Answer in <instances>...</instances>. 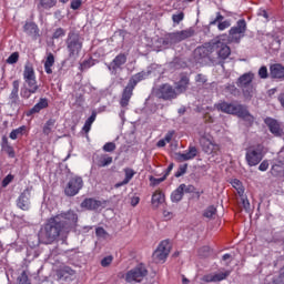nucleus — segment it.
Returning a JSON list of instances; mask_svg holds the SVG:
<instances>
[{"label":"nucleus","instance_id":"29","mask_svg":"<svg viewBox=\"0 0 284 284\" xmlns=\"http://www.w3.org/2000/svg\"><path fill=\"white\" fill-rule=\"evenodd\" d=\"M57 6V0H39L38 10L43 12V10H52Z\"/></svg>","mask_w":284,"mask_h":284},{"label":"nucleus","instance_id":"33","mask_svg":"<svg viewBox=\"0 0 284 284\" xmlns=\"http://www.w3.org/2000/svg\"><path fill=\"white\" fill-rule=\"evenodd\" d=\"M19 85H21V82L19 80H14L12 82V91L10 94V99L13 102H17L19 100Z\"/></svg>","mask_w":284,"mask_h":284},{"label":"nucleus","instance_id":"5","mask_svg":"<svg viewBox=\"0 0 284 284\" xmlns=\"http://www.w3.org/2000/svg\"><path fill=\"white\" fill-rule=\"evenodd\" d=\"M252 81H254V73L252 72L244 73L237 80V85L241 88L243 95L246 99L254 97V85L252 84Z\"/></svg>","mask_w":284,"mask_h":284},{"label":"nucleus","instance_id":"15","mask_svg":"<svg viewBox=\"0 0 284 284\" xmlns=\"http://www.w3.org/2000/svg\"><path fill=\"white\" fill-rule=\"evenodd\" d=\"M264 123H266L270 132L274 134L275 136H281L283 134V126L278 121L272 118H266L264 120Z\"/></svg>","mask_w":284,"mask_h":284},{"label":"nucleus","instance_id":"43","mask_svg":"<svg viewBox=\"0 0 284 284\" xmlns=\"http://www.w3.org/2000/svg\"><path fill=\"white\" fill-rule=\"evenodd\" d=\"M65 37V30L63 28H58L52 34V39H61Z\"/></svg>","mask_w":284,"mask_h":284},{"label":"nucleus","instance_id":"3","mask_svg":"<svg viewBox=\"0 0 284 284\" xmlns=\"http://www.w3.org/2000/svg\"><path fill=\"white\" fill-rule=\"evenodd\" d=\"M265 156V146L256 144L246 149L245 161L250 168L258 165Z\"/></svg>","mask_w":284,"mask_h":284},{"label":"nucleus","instance_id":"31","mask_svg":"<svg viewBox=\"0 0 284 284\" xmlns=\"http://www.w3.org/2000/svg\"><path fill=\"white\" fill-rule=\"evenodd\" d=\"M48 108V99L41 98L40 101L29 111V114H38L40 110Z\"/></svg>","mask_w":284,"mask_h":284},{"label":"nucleus","instance_id":"61","mask_svg":"<svg viewBox=\"0 0 284 284\" xmlns=\"http://www.w3.org/2000/svg\"><path fill=\"white\" fill-rule=\"evenodd\" d=\"M204 121H205V123H214V118L212 115H210V113H206L204 115Z\"/></svg>","mask_w":284,"mask_h":284},{"label":"nucleus","instance_id":"64","mask_svg":"<svg viewBox=\"0 0 284 284\" xmlns=\"http://www.w3.org/2000/svg\"><path fill=\"white\" fill-rule=\"evenodd\" d=\"M163 215H164L165 219H172V213L169 212V211H164Z\"/></svg>","mask_w":284,"mask_h":284},{"label":"nucleus","instance_id":"27","mask_svg":"<svg viewBox=\"0 0 284 284\" xmlns=\"http://www.w3.org/2000/svg\"><path fill=\"white\" fill-rule=\"evenodd\" d=\"M18 207L23 211L30 210V197H28V192H23L18 199Z\"/></svg>","mask_w":284,"mask_h":284},{"label":"nucleus","instance_id":"11","mask_svg":"<svg viewBox=\"0 0 284 284\" xmlns=\"http://www.w3.org/2000/svg\"><path fill=\"white\" fill-rule=\"evenodd\" d=\"M37 90H39V85L37 84V78L31 80H24V85L20 91V95L23 99H30L32 94H36Z\"/></svg>","mask_w":284,"mask_h":284},{"label":"nucleus","instance_id":"4","mask_svg":"<svg viewBox=\"0 0 284 284\" xmlns=\"http://www.w3.org/2000/svg\"><path fill=\"white\" fill-rule=\"evenodd\" d=\"M83 48V41H81V37L74 32H70L67 38V49L69 52V59L77 61L79 59V54Z\"/></svg>","mask_w":284,"mask_h":284},{"label":"nucleus","instance_id":"53","mask_svg":"<svg viewBox=\"0 0 284 284\" xmlns=\"http://www.w3.org/2000/svg\"><path fill=\"white\" fill-rule=\"evenodd\" d=\"M270 168V162H267L266 160H264L260 166H258V170L261 172H267V169Z\"/></svg>","mask_w":284,"mask_h":284},{"label":"nucleus","instance_id":"8","mask_svg":"<svg viewBox=\"0 0 284 284\" xmlns=\"http://www.w3.org/2000/svg\"><path fill=\"white\" fill-rule=\"evenodd\" d=\"M200 143L202 145V150L206 154H217L221 150V146L214 142V138L210 135L209 133H204L200 138Z\"/></svg>","mask_w":284,"mask_h":284},{"label":"nucleus","instance_id":"19","mask_svg":"<svg viewBox=\"0 0 284 284\" xmlns=\"http://www.w3.org/2000/svg\"><path fill=\"white\" fill-rule=\"evenodd\" d=\"M151 203L155 210L161 207V205L165 203V193H163L161 190H156L152 195Z\"/></svg>","mask_w":284,"mask_h":284},{"label":"nucleus","instance_id":"50","mask_svg":"<svg viewBox=\"0 0 284 284\" xmlns=\"http://www.w3.org/2000/svg\"><path fill=\"white\" fill-rule=\"evenodd\" d=\"M185 172H187V164L180 165L179 170L175 173L176 179H179V176H183Z\"/></svg>","mask_w":284,"mask_h":284},{"label":"nucleus","instance_id":"24","mask_svg":"<svg viewBox=\"0 0 284 284\" xmlns=\"http://www.w3.org/2000/svg\"><path fill=\"white\" fill-rule=\"evenodd\" d=\"M124 172V180L115 184V187H122V185H128L132 179L136 175V171L131 168L123 169Z\"/></svg>","mask_w":284,"mask_h":284},{"label":"nucleus","instance_id":"20","mask_svg":"<svg viewBox=\"0 0 284 284\" xmlns=\"http://www.w3.org/2000/svg\"><path fill=\"white\" fill-rule=\"evenodd\" d=\"M104 203L105 202L89 197L81 203V207H84L85 210H99V207H103Z\"/></svg>","mask_w":284,"mask_h":284},{"label":"nucleus","instance_id":"7","mask_svg":"<svg viewBox=\"0 0 284 284\" xmlns=\"http://www.w3.org/2000/svg\"><path fill=\"white\" fill-rule=\"evenodd\" d=\"M83 189V179L81 176H72L64 186L65 196H77Z\"/></svg>","mask_w":284,"mask_h":284},{"label":"nucleus","instance_id":"28","mask_svg":"<svg viewBox=\"0 0 284 284\" xmlns=\"http://www.w3.org/2000/svg\"><path fill=\"white\" fill-rule=\"evenodd\" d=\"M181 41H183V38L180 31L169 33L164 38V43H181Z\"/></svg>","mask_w":284,"mask_h":284},{"label":"nucleus","instance_id":"55","mask_svg":"<svg viewBox=\"0 0 284 284\" xmlns=\"http://www.w3.org/2000/svg\"><path fill=\"white\" fill-rule=\"evenodd\" d=\"M258 75L261 77V79H267V67H262L258 70Z\"/></svg>","mask_w":284,"mask_h":284},{"label":"nucleus","instance_id":"38","mask_svg":"<svg viewBox=\"0 0 284 284\" xmlns=\"http://www.w3.org/2000/svg\"><path fill=\"white\" fill-rule=\"evenodd\" d=\"M231 185L236 190L237 194L240 196H243L245 194V190L243 189V184L239 180H233L231 182Z\"/></svg>","mask_w":284,"mask_h":284},{"label":"nucleus","instance_id":"57","mask_svg":"<svg viewBox=\"0 0 284 284\" xmlns=\"http://www.w3.org/2000/svg\"><path fill=\"white\" fill-rule=\"evenodd\" d=\"M257 14H258V17L265 18L266 21H270V13H267L265 10L260 9Z\"/></svg>","mask_w":284,"mask_h":284},{"label":"nucleus","instance_id":"9","mask_svg":"<svg viewBox=\"0 0 284 284\" xmlns=\"http://www.w3.org/2000/svg\"><path fill=\"white\" fill-rule=\"evenodd\" d=\"M171 250L172 245L170 242L162 241L152 255L154 263H165V260L168 258Z\"/></svg>","mask_w":284,"mask_h":284},{"label":"nucleus","instance_id":"63","mask_svg":"<svg viewBox=\"0 0 284 284\" xmlns=\"http://www.w3.org/2000/svg\"><path fill=\"white\" fill-rule=\"evenodd\" d=\"M165 145H168V142L164 139L158 142V148H165Z\"/></svg>","mask_w":284,"mask_h":284},{"label":"nucleus","instance_id":"45","mask_svg":"<svg viewBox=\"0 0 284 284\" xmlns=\"http://www.w3.org/2000/svg\"><path fill=\"white\" fill-rule=\"evenodd\" d=\"M112 261H114V257H112L111 255L103 257L101 260V266L102 267H110V265H112Z\"/></svg>","mask_w":284,"mask_h":284},{"label":"nucleus","instance_id":"37","mask_svg":"<svg viewBox=\"0 0 284 284\" xmlns=\"http://www.w3.org/2000/svg\"><path fill=\"white\" fill-rule=\"evenodd\" d=\"M112 163V156L109 155H102L99 160H97V165L99 168H105Z\"/></svg>","mask_w":284,"mask_h":284},{"label":"nucleus","instance_id":"36","mask_svg":"<svg viewBox=\"0 0 284 284\" xmlns=\"http://www.w3.org/2000/svg\"><path fill=\"white\" fill-rule=\"evenodd\" d=\"M94 121H97V113H92L91 116L85 121L82 129L85 134L92 130V123H94Z\"/></svg>","mask_w":284,"mask_h":284},{"label":"nucleus","instance_id":"18","mask_svg":"<svg viewBox=\"0 0 284 284\" xmlns=\"http://www.w3.org/2000/svg\"><path fill=\"white\" fill-rule=\"evenodd\" d=\"M134 92V87H131L130 84H128L122 93V98L120 100V105L122 108H128V105L130 104V100L132 99V94Z\"/></svg>","mask_w":284,"mask_h":284},{"label":"nucleus","instance_id":"6","mask_svg":"<svg viewBox=\"0 0 284 284\" xmlns=\"http://www.w3.org/2000/svg\"><path fill=\"white\" fill-rule=\"evenodd\" d=\"M145 276H148V268H145V265L140 264L126 272L125 281L126 283H141Z\"/></svg>","mask_w":284,"mask_h":284},{"label":"nucleus","instance_id":"58","mask_svg":"<svg viewBox=\"0 0 284 284\" xmlns=\"http://www.w3.org/2000/svg\"><path fill=\"white\" fill-rule=\"evenodd\" d=\"M173 136H174V131H169V132L165 134L164 140H165L168 143H170V142L172 141Z\"/></svg>","mask_w":284,"mask_h":284},{"label":"nucleus","instance_id":"48","mask_svg":"<svg viewBox=\"0 0 284 284\" xmlns=\"http://www.w3.org/2000/svg\"><path fill=\"white\" fill-rule=\"evenodd\" d=\"M17 61H19V52H13V53L7 59V63H9L10 65L17 63Z\"/></svg>","mask_w":284,"mask_h":284},{"label":"nucleus","instance_id":"16","mask_svg":"<svg viewBox=\"0 0 284 284\" xmlns=\"http://www.w3.org/2000/svg\"><path fill=\"white\" fill-rule=\"evenodd\" d=\"M212 52H214L213 43L199 47L194 51L195 59H205V57H210Z\"/></svg>","mask_w":284,"mask_h":284},{"label":"nucleus","instance_id":"23","mask_svg":"<svg viewBox=\"0 0 284 284\" xmlns=\"http://www.w3.org/2000/svg\"><path fill=\"white\" fill-rule=\"evenodd\" d=\"M197 150L194 146L189 148V151H185L184 153H176V159L180 162L183 161H192L197 154Z\"/></svg>","mask_w":284,"mask_h":284},{"label":"nucleus","instance_id":"41","mask_svg":"<svg viewBox=\"0 0 284 284\" xmlns=\"http://www.w3.org/2000/svg\"><path fill=\"white\" fill-rule=\"evenodd\" d=\"M180 34L182 37V41H185V39H190L191 37H194V30L192 29H186L180 31Z\"/></svg>","mask_w":284,"mask_h":284},{"label":"nucleus","instance_id":"35","mask_svg":"<svg viewBox=\"0 0 284 284\" xmlns=\"http://www.w3.org/2000/svg\"><path fill=\"white\" fill-rule=\"evenodd\" d=\"M23 79L24 81L37 79V77L34 75V68H32V65L27 64L24 67Z\"/></svg>","mask_w":284,"mask_h":284},{"label":"nucleus","instance_id":"14","mask_svg":"<svg viewBox=\"0 0 284 284\" xmlns=\"http://www.w3.org/2000/svg\"><path fill=\"white\" fill-rule=\"evenodd\" d=\"M125 63H128V55L125 53H120L108 65V69L111 72H116L122 65H125Z\"/></svg>","mask_w":284,"mask_h":284},{"label":"nucleus","instance_id":"42","mask_svg":"<svg viewBox=\"0 0 284 284\" xmlns=\"http://www.w3.org/2000/svg\"><path fill=\"white\" fill-rule=\"evenodd\" d=\"M150 184L154 187L156 185H161V183H163V181H165V176L162 178H154V176H150L149 178Z\"/></svg>","mask_w":284,"mask_h":284},{"label":"nucleus","instance_id":"39","mask_svg":"<svg viewBox=\"0 0 284 284\" xmlns=\"http://www.w3.org/2000/svg\"><path fill=\"white\" fill-rule=\"evenodd\" d=\"M24 30L28 34H39V27L32 22L24 24Z\"/></svg>","mask_w":284,"mask_h":284},{"label":"nucleus","instance_id":"10","mask_svg":"<svg viewBox=\"0 0 284 284\" xmlns=\"http://www.w3.org/2000/svg\"><path fill=\"white\" fill-rule=\"evenodd\" d=\"M158 99H163L164 101H172V99H176L179 93L176 89H173L170 84H162L155 92Z\"/></svg>","mask_w":284,"mask_h":284},{"label":"nucleus","instance_id":"52","mask_svg":"<svg viewBox=\"0 0 284 284\" xmlns=\"http://www.w3.org/2000/svg\"><path fill=\"white\" fill-rule=\"evenodd\" d=\"M81 0H71V9L72 10H79L81 8Z\"/></svg>","mask_w":284,"mask_h":284},{"label":"nucleus","instance_id":"30","mask_svg":"<svg viewBox=\"0 0 284 284\" xmlns=\"http://www.w3.org/2000/svg\"><path fill=\"white\" fill-rule=\"evenodd\" d=\"M187 85H190V78L184 75L175 85L178 94H182V92H185V90H187Z\"/></svg>","mask_w":284,"mask_h":284},{"label":"nucleus","instance_id":"46","mask_svg":"<svg viewBox=\"0 0 284 284\" xmlns=\"http://www.w3.org/2000/svg\"><path fill=\"white\" fill-rule=\"evenodd\" d=\"M3 152H6L10 159H14V149L10 146V144L3 145Z\"/></svg>","mask_w":284,"mask_h":284},{"label":"nucleus","instance_id":"44","mask_svg":"<svg viewBox=\"0 0 284 284\" xmlns=\"http://www.w3.org/2000/svg\"><path fill=\"white\" fill-rule=\"evenodd\" d=\"M95 234H97L98 239H108V236H110V234H108L105 229H103V227H98L95 230Z\"/></svg>","mask_w":284,"mask_h":284},{"label":"nucleus","instance_id":"17","mask_svg":"<svg viewBox=\"0 0 284 284\" xmlns=\"http://www.w3.org/2000/svg\"><path fill=\"white\" fill-rule=\"evenodd\" d=\"M230 276V271L213 273L204 276L206 283H219L225 281Z\"/></svg>","mask_w":284,"mask_h":284},{"label":"nucleus","instance_id":"26","mask_svg":"<svg viewBox=\"0 0 284 284\" xmlns=\"http://www.w3.org/2000/svg\"><path fill=\"white\" fill-rule=\"evenodd\" d=\"M55 129H57V120L49 119L42 128L43 135L50 136L54 132Z\"/></svg>","mask_w":284,"mask_h":284},{"label":"nucleus","instance_id":"2","mask_svg":"<svg viewBox=\"0 0 284 284\" xmlns=\"http://www.w3.org/2000/svg\"><path fill=\"white\" fill-rule=\"evenodd\" d=\"M216 109L220 112H224V114H235V116L244 119L245 121H248V123H254V116L250 114V111H247V108H245V105L222 102L216 105Z\"/></svg>","mask_w":284,"mask_h":284},{"label":"nucleus","instance_id":"21","mask_svg":"<svg viewBox=\"0 0 284 284\" xmlns=\"http://www.w3.org/2000/svg\"><path fill=\"white\" fill-rule=\"evenodd\" d=\"M245 30H247V22L245 20H239L236 26L231 28L230 34L231 37H236V34H245Z\"/></svg>","mask_w":284,"mask_h":284},{"label":"nucleus","instance_id":"13","mask_svg":"<svg viewBox=\"0 0 284 284\" xmlns=\"http://www.w3.org/2000/svg\"><path fill=\"white\" fill-rule=\"evenodd\" d=\"M213 52H216L220 59H227L231 54L230 47L221 42V40L213 42Z\"/></svg>","mask_w":284,"mask_h":284},{"label":"nucleus","instance_id":"32","mask_svg":"<svg viewBox=\"0 0 284 284\" xmlns=\"http://www.w3.org/2000/svg\"><path fill=\"white\" fill-rule=\"evenodd\" d=\"M54 65V54L48 53L44 61V70L47 74H52V67Z\"/></svg>","mask_w":284,"mask_h":284},{"label":"nucleus","instance_id":"49","mask_svg":"<svg viewBox=\"0 0 284 284\" xmlns=\"http://www.w3.org/2000/svg\"><path fill=\"white\" fill-rule=\"evenodd\" d=\"M13 180H14V176L12 174L7 175L2 180V187H8V185H10V183H12Z\"/></svg>","mask_w":284,"mask_h":284},{"label":"nucleus","instance_id":"25","mask_svg":"<svg viewBox=\"0 0 284 284\" xmlns=\"http://www.w3.org/2000/svg\"><path fill=\"white\" fill-rule=\"evenodd\" d=\"M148 79V72L145 71H141L136 74H134L130 80H129V83L128 85H130L131 88H136V84L138 83H141V81Z\"/></svg>","mask_w":284,"mask_h":284},{"label":"nucleus","instance_id":"62","mask_svg":"<svg viewBox=\"0 0 284 284\" xmlns=\"http://www.w3.org/2000/svg\"><path fill=\"white\" fill-rule=\"evenodd\" d=\"M141 200L139 199V197H133L132 200H131V205H132V207H136V205H139V202H140Z\"/></svg>","mask_w":284,"mask_h":284},{"label":"nucleus","instance_id":"59","mask_svg":"<svg viewBox=\"0 0 284 284\" xmlns=\"http://www.w3.org/2000/svg\"><path fill=\"white\" fill-rule=\"evenodd\" d=\"M242 205H243L244 210H246V212H247V210H250V201L247 199L242 197Z\"/></svg>","mask_w":284,"mask_h":284},{"label":"nucleus","instance_id":"34","mask_svg":"<svg viewBox=\"0 0 284 284\" xmlns=\"http://www.w3.org/2000/svg\"><path fill=\"white\" fill-rule=\"evenodd\" d=\"M28 131V128L26 125H22L13 131H11L10 133V139H12V141H17V139H19V136H23V133Z\"/></svg>","mask_w":284,"mask_h":284},{"label":"nucleus","instance_id":"1","mask_svg":"<svg viewBox=\"0 0 284 284\" xmlns=\"http://www.w3.org/2000/svg\"><path fill=\"white\" fill-rule=\"evenodd\" d=\"M78 221L79 215H77L74 211L62 212L47 221L41 232V237L47 245H50V243H54L58 236H61L63 232H68L70 227L77 225Z\"/></svg>","mask_w":284,"mask_h":284},{"label":"nucleus","instance_id":"40","mask_svg":"<svg viewBox=\"0 0 284 284\" xmlns=\"http://www.w3.org/2000/svg\"><path fill=\"white\" fill-rule=\"evenodd\" d=\"M204 216L206 219H214V216H216V207L215 206H209L204 212Z\"/></svg>","mask_w":284,"mask_h":284},{"label":"nucleus","instance_id":"56","mask_svg":"<svg viewBox=\"0 0 284 284\" xmlns=\"http://www.w3.org/2000/svg\"><path fill=\"white\" fill-rule=\"evenodd\" d=\"M230 21H223V22H220L219 23V26H217V28H219V30H227V28H230Z\"/></svg>","mask_w":284,"mask_h":284},{"label":"nucleus","instance_id":"60","mask_svg":"<svg viewBox=\"0 0 284 284\" xmlns=\"http://www.w3.org/2000/svg\"><path fill=\"white\" fill-rule=\"evenodd\" d=\"M172 170H174V163H171V164L168 166V169H166V171H165V173H164L163 176H165V179H168V176H170V172H172Z\"/></svg>","mask_w":284,"mask_h":284},{"label":"nucleus","instance_id":"51","mask_svg":"<svg viewBox=\"0 0 284 284\" xmlns=\"http://www.w3.org/2000/svg\"><path fill=\"white\" fill-rule=\"evenodd\" d=\"M273 284H284V267L281 270L280 276L273 281Z\"/></svg>","mask_w":284,"mask_h":284},{"label":"nucleus","instance_id":"54","mask_svg":"<svg viewBox=\"0 0 284 284\" xmlns=\"http://www.w3.org/2000/svg\"><path fill=\"white\" fill-rule=\"evenodd\" d=\"M184 14L183 12H180L178 14H173L172 19L174 23H179L180 21H182L184 19Z\"/></svg>","mask_w":284,"mask_h":284},{"label":"nucleus","instance_id":"47","mask_svg":"<svg viewBox=\"0 0 284 284\" xmlns=\"http://www.w3.org/2000/svg\"><path fill=\"white\" fill-rule=\"evenodd\" d=\"M116 150V144L114 142H108L103 145L104 152H114Z\"/></svg>","mask_w":284,"mask_h":284},{"label":"nucleus","instance_id":"22","mask_svg":"<svg viewBox=\"0 0 284 284\" xmlns=\"http://www.w3.org/2000/svg\"><path fill=\"white\" fill-rule=\"evenodd\" d=\"M272 79H278L280 81H284V67L282 64H273L270 68Z\"/></svg>","mask_w":284,"mask_h":284},{"label":"nucleus","instance_id":"12","mask_svg":"<svg viewBox=\"0 0 284 284\" xmlns=\"http://www.w3.org/2000/svg\"><path fill=\"white\" fill-rule=\"evenodd\" d=\"M192 190H194L192 185L180 184L179 187L171 193L172 203H179L183 200V194H185V192L190 193Z\"/></svg>","mask_w":284,"mask_h":284}]
</instances>
